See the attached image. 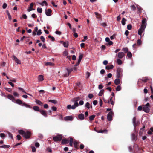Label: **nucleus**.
<instances>
[{
  "instance_id": "603ef678",
  "label": "nucleus",
  "mask_w": 153,
  "mask_h": 153,
  "mask_svg": "<svg viewBox=\"0 0 153 153\" xmlns=\"http://www.w3.org/2000/svg\"><path fill=\"white\" fill-rule=\"evenodd\" d=\"M48 37L49 38L51 39L53 41H55V39L54 37L53 36H52L51 35H49L48 36Z\"/></svg>"
},
{
  "instance_id": "7c9ffc66",
  "label": "nucleus",
  "mask_w": 153,
  "mask_h": 153,
  "mask_svg": "<svg viewBox=\"0 0 153 153\" xmlns=\"http://www.w3.org/2000/svg\"><path fill=\"white\" fill-rule=\"evenodd\" d=\"M48 102H51L54 104H56L57 103V101L55 100H48Z\"/></svg>"
},
{
  "instance_id": "e2e57ef3",
  "label": "nucleus",
  "mask_w": 153,
  "mask_h": 153,
  "mask_svg": "<svg viewBox=\"0 0 153 153\" xmlns=\"http://www.w3.org/2000/svg\"><path fill=\"white\" fill-rule=\"evenodd\" d=\"M55 33L56 34L60 35H61L62 33L60 31L57 30L56 31Z\"/></svg>"
},
{
  "instance_id": "f03ea898",
  "label": "nucleus",
  "mask_w": 153,
  "mask_h": 153,
  "mask_svg": "<svg viewBox=\"0 0 153 153\" xmlns=\"http://www.w3.org/2000/svg\"><path fill=\"white\" fill-rule=\"evenodd\" d=\"M146 18H143L142 21V24L138 30V34L141 36L142 33L144 31L146 27Z\"/></svg>"
},
{
  "instance_id": "2eb2a0df",
  "label": "nucleus",
  "mask_w": 153,
  "mask_h": 153,
  "mask_svg": "<svg viewBox=\"0 0 153 153\" xmlns=\"http://www.w3.org/2000/svg\"><path fill=\"white\" fill-rule=\"evenodd\" d=\"M78 119L81 120H83L84 119L85 116L82 113L79 114L78 116Z\"/></svg>"
},
{
  "instance_id": "dca6fc26",
  "label": "nucleus",
  "mask_w": 153,
  "mask_h": 153,
  "mask_svg": "<svg viewBox=\"0 0 153 153\" xmlns=\"http://www.w3.org/2000/svg\"><path fill=\"white\" fill-rule=\"evenodd\" d=\"M79 143V142L77 141H76V140L74 141L73 142L74 147L77 149H78L79 148L78 147V145Z\"/></svg>"
},
{
  "instance_id": "cd10ccee",
  "label": "nucleus",
  "mask_w": 153,
  "mask_h": 153,
  "mask_svg": "<svg viewBox=\"0 0 153 153\" xmlns=\"http://www.w3.org/2000/svg\"><path fill=\"white\" fill-rule=\"evenodd\" d=\"M95 14L96 16V17L99 19H100L101 18V16L100 14H99V13L97 12H95Z\"/></svg>"
},
{
  "instance_id": "0e129e2a",
  "label": "nucleus",
  "mask_w": 153,
  "mask_h": 153,
  "mask_svg": "<svg viewBox=\"0 0 153 153\" xmlns=\"http://www.w3.org/2000/svg\"><path fill=\"white\" fill-rule=\"evenodd\" d=\"M17 139L19 140L21 139V137L20 136V135L19 134L17 135L16 136Z\"/></svg>"
},
{
  "instance_id": "4be33fe9",
  "label": "nucleus",
  "mask_w": 153,
  "mask_h": 153,
  "mask_svg": "<svg viewBox=\"0 0 153 153\" xmlns=\"http://www.w3.org/2000/svg\"><path fill=\"white\" fill-rule=\"evenodd\" d=\"M33 108L34 111H40L39 107L37 106H33Z\"/></svg>"
},
{
  "instance_id": "f3484780",
  "label": "nucleus",
  "mask_w": 153,
  "mask_h": 153,
  "mask_svg": "<svg viewBox=\"0 0 153 153\" xmlns=\"http://www.w3.org/2000/svg\"><path fill=\"white\" fill-rule=\"evenodd\" d=\"M61 142L63 144H68L69 143V140L67 139H63L62 140Z\"/></svg>"
},
{
  "instance_id": "de8ad7c7",
  "label": "nucleus",
  "mask_w": 153,
  "mask_h": 153,
  "mask_svg": "<svg viewBox=\"0 0 153 153\" xmlns=\"http://www.w3.org/2000/svg\"><path fill=\"white\" fill-rule=\"evenodd\" d=\"M149 85L150 86V89L151 90V93L152 94H153V88L152 87V84L151 83H149Z\"/></svg>"
},
{
  "instance_id": "7ed1b4c3",
  "label": "nucleus",
  "mask_w": 153,
  "mask_h": 153,
  "mask_svg": "<svg viewBox=\"0 0 153 153\" xmlns=\"http://www.w3.org/2000/svg\"><path fill=\"white\" fill-rule=\"evenodd\" d=\"M80 99V98L79 97H76L73 98L71 99V101L74 103V105H72V109H74L76 107L79 106V104L77 102L79 101Z\"/></svg>"
},
{
  "instance_id": "a878e982",
  "label": "nucleus",
  "mask_w": 153,
  "mask_h": 153,
  "mask_svg": "<svg viewBox=\"0 0 153 153\" xmlns=\"http://www.w3.org/2000/svg\"><path fill=\"white\" fill-rule=\"evenodd\" d=\"M132 138L133 140H136L137 139V136L134 133L132 134Z\"/></svg>"
},
{
  "instance_id": "f8f14e48",
  "label": "nucleus",
  "mask_w": 153,
  "mask_h": 153,
  "mask_svg": "<svg viewBox=\"0 0 153 153\" xmlns=\"http://www.w3.org/2000/svg\"><path fill=\"white\" fill-rule=\"evenodd\" d=\"M52 12V10L50 9H48L47 10H45V13L48 16H50L51 15V13Z\"/></svg>"
},
{
  "instance_id": "49530a36",
  "label": "nucleus",
  "mask_w": 153,
  "mask_h": 153,
  "mask_svg": "<svg viewBox=\"0 0 153 153\" xmlns=\"http://www.w3.org/2000/svg\"><path fill=\"white\" fill-rule=\"evenodd\" d=\"M127 56L129 58H131L132 56V54L130 52H128L127 53Z\"/></svg>"
},
{
  "instance_id": "774afa93",
  "label": "nucleus",
  "mask_w": 153,
  "mask_h": 153,
  "mask_svg": "<svg viewBox=\"0 0 153 153\" xmlns=\"http://www.w3.org/2000/svg\"><path fill=\"white\" fill-rule=\"evenodd\" d=\"M38 137L41 139H42L43 138V135L41 134H38Z\"/></svg>"
},
{
  "instance_id": "b1692460",
  "label": "nucleus",
  "mask_w": 153,
  "mask_h": 153,
  "mask_svg": "<svg viewBox=\"0 0 153 153\" xmlns=\"http://www.w3.org/2000/svg\"><path fill=\"white\" fill-rule=\"evenodd\" d=\"M15 101H16V103L19 105H23V103L22 102V100L19 99H17Z\"/></svg>"
},
{
  "instance_id": "4d7b16f0",
  "label": "nucleus",
  "mask_w": 153,
  "mask_h": 153,
  "mask_svg": "<svg viewBox=\"0 0 153 153\" xmlns=\"http://www.w3.org/2000/svg\"><path fill=\"white\" fill-rule=\"evenodd\" d=\"M18 89H19V90H20V91H22V92H24V93H26V92H25V91H24V89H23L22 88H21V87H19V88H18Z\"/></svg>"
},
{
  "instance_id": "2f4dec72",
  "label": "nucleus",
  "mask_w": 153,
  "mask_h": 153,
  "mask_svg": "<svg viewBox=\"0 0 153 153\" xmlns=\"http://www.w3.org/2000/svg\"><path fill=\"white\" fill-rule=\"evenodd\" d=\"M95 117V115H93L89 117V120L90 121L93 120Z\"/></svg>"
},
{
  "instance_id": "c03bdc74",
  "label": "nucleus",
  "mask_w": 153,
  "mask_h": 153,
  "mask_svg": "<svg viewBox=\"0 0 153 153\" xmlns=\"http://www.w3.org/2000/svg\"><path fill=\"white\" fill-rule=\"evenodd\" d=\"M132 26L131 24H128L127 25V28L128 30H131V29Z\"/></svg>"
},
{
  "instance_id": "ddd939ff",
  "label": "nucleus",
  "mask_w": 153,
  "mask_h": 153,
  "mask_svg": "<svg viewBox=\"0 0 153 153\" xmlns=\"http://www.w3.org/2000/svg\"><path fill=\"white\" fill-rule=\"evenodd\" d=\"M39 112L40 113L45 117H46L47 116V113L46 111L45 110H41Z\"/></svg>"
},
{
  "instance_id": "37998d69",
  "label": "nucleus",
  "mask_w": 153,
  "mask_h": 153,
  "mask_svg": "<svg viewBox=\"0 0 153 153\" xmlns=\"http://www.w3.org/2000/svg\"><path fill=\"white\" fill-rule=\"evenodd\" d=\"M121 89V87L120 85H118L116 88V90L117 91H119Z\"/></svg>"
},
{
  "instance_id": "09e8293b",
  "label": "nucleus",
  "mask_w": 153,
  "mask_h": 153,
  "mask_svg": "<svg viewBox=\"0 0 153 153\" xmlns=\"http://www.w3.org/2000/svg\"><path fill=\"white\" fill-rule=\"evenodd\" d=\"M141 41L140 39H138L137 41V45L138 46L140 45L141 44Z\"/></svg>"
},
{
  "instance_id": "473e14b6",
  "label": "nucleus",
  "mask_w": 153,
  "mask_h": 153,
  "mask_svg": "<svg viewBox=\"0 0 153 153\" xmlns=\"http://www.w3.org/2000/svg\"><path fill=\"white\" fill-rule=\"evenodd\" d=\"M126 20L124 18H123L122 19L121 21V23L123 25H124L125 24V22L126 21Z\"/></svg>"
},
{
  "instance_id": "6ab92c4d",
  "label": "nucleus",
  "mask_w": 153,
  "mask_h": 153,
  "mask_svg": "<svg viewBox=\"0 0 153 153\" xmlns=\"http://www.w3.org/2000/svg\"><path fill=\"white\" fill-rule=\"evenodd\" d=\"M120 80L119 78L116 79L114 81V83L116 85H118L120 83Z\"/></svg>"
},
{
  "instance_id": "e433bc0d",
  "label": "nucleus",
  "mask_w": 153,
  "mask_h": 153,
  "mask_svg": "<svg viewBox=\"0 0 153 153\" xmlns=\"http://www.w3.org/2000/svg\"><path fill=\"white\" fill-rule=\"evenodd\" d=\"M66 69L68 73L69 74L71 72L73 71L72 68H67Z\"/></svg>"
},
{
  "instance_id": "1a4fd4ad",
  "label": "nucleus",
  "mask_w": 153,
  "mask_h": 153,
  "mask_svg": "<svg viewBox=\"0 0 153 153\" xmlns=\"http://www.w3.org/2000/svg\"><path fill=\"white\" fill-rule=\"evenodd\" d=\"M34 4V3H30V6L27 10L28 12H30L32 10H35V9L33 8Z\"/></svg>"
},
{
  "instance_id": "c85d7f7f",
  "label": "nucleus",
  "mask_w": 153,
  "mask_h": 153,
  "mask_svg": "<svg viewBox=\"0 0 153 153\" xmlns=\"http://www.w3.org/2000/svg\"><path fill=\"white\" fill-rule=\"evenodd\" d=\"M70 140L69 141V145L71 146H73V139L71 137H69Z\"/></svg>"
},
{
  "instance_id": "3c124183",
  "label": "nucleus",
  "mask_w": 153,
  "mask_h": 153,
  "mask_svg": "<svg viewBox=\"0 0 153 153\" xmlns=\"http://www.w3.org/2000/svg\"><path fill=\"white\" fill-rule=\"evenodd\" d=\"M85 107L88 109H89L90 108V103L88 102H87L85 104Z\"/></svg>"
},
{
  "instance_id": "412c9836",
  "label": "nucleus",
  "mask_w": 153,
  "mask_h": 153,
  "mask_svg": "<svg viewBox=\"0 0 153 153\" xmlns=\"http://www.w3.org/2000/svg\"><path fill=\"white\" fill-rule=\"evenodd\" d=\"M96 131L97 133H107V130L105 129L104 130H100Z\"/></svg>"
},
{
  "instance_id": "bf43d9fd",
  "label": "nucleus",
  "mask_w": 153,
  "mask_h": 153,
  "mask_svg": "<svg viewBox=\"0 0 153 153\" xmlns=\"http://www.w3.org/2000/svg\"><path fill=\"white\" fill-rule=\"evenodd\" d=\"M7 6V4L6 3H4L3 6V8L4 9H5Z\"/></svg>"
},
{
  "instance_id": "6e6d98bb",
  "label": "nucleus",
  "mask_w": 153,
  "mask_h": 153,
  "mask_svg": "<svg viewBox=\"0 0 153 153\" xmlns=\"http://www.w3.org/2000/svg\"><path fill=\"white\" fill-rule=\"evenodd\" d=\"M0 136L3 139V138L5 137V135L4 134L1 133L0 134Z\"/></svg>"
},
{
  "instance_id": "f704fd0d",
  "label": "nucleus",
  "mask_w": 153,
  "mask_h": 153,
  "mask_svg": "<svg viewBox=\"0 0 153 153\" xmlns=\"http://www.w3.org/2000/svg\"><path fill=\"white\" fill-rule=\"evenodd\" d=\"M39 4L40 5H42V6H44V4H45V5H46V6H47L48 5V4L46 2V1H45V0L43 1L42 2V3H39Z\"/></svg>"
},
{
  "instance_id": "58836bf2",
  "label": "nucleus",
  "mask_w": 153,
  "mask_h": 153,
  "mask_svg": "<svg viewBox=\"0 0 153 153\" xmlns=\"http://www.w3.org/2000/svg\"><path fill=\"white\" fill-rule=\"evenodd\" d=\"M122 50L125 53H128V48L127 47H125L124 48H123Z\"/></svg>"
},
{
  "instance_id": "8fccbe9b",
  "label": "nucleus",
  "mask_w": 153,
  "mask_h": 153,
  "mask_svg": "<svg viewBox=\"0 0 153 153\" xmlns=\"http://www.w3.org/2000/svg\"><path fill=\"white\" fill-rule=\"evenodd\" d=\"M4 88L5 90L9 92H11L12 91V89L10 88L5 87Z\"/></svg>"
},
{
  "instance_id": "338daca9",
  "label": "nucleus",
  "mask_w": 153,
  "mask_h": 153,
  "mask_svg": "<svg viewBox=\"0 0 153 153\" xmlns=\"http://www.w3.org/2000/svg\"><path fill=\"white\" fill-rule=\"evenodd\" d=\"M103 88V86L101 84L99 85L98 86V88L99 89H101Z\"/></svg>"
},
{
  "instance_id": "423d86ee",
  "label": "nucleus",
  "mask_w": 153,
  "mask_h": 153,
  "mask_svg": "<svg viewBox=\"0 0 153 153\" xmlns=\"http://www.w3.org/2000/svg\"><path fill=\"white\" fill-rule=\"evenodd\" d=\"M132 121L134 127V129H135L136 127L139 125L140 122L138 120H136V118L135 117L133 118Z\"/></svg>"
},
{
  "instance_id": "c756f323",
  "label": "nucleus",
  "mask_w": 153,
  "mask_h": 153,
  "mask_svg": "<svg viewBox=\"0 0 153 153\" xmlns=\"http://www.w3.org/2000/svg\"><path fill=\"white\" fill-rule=\"evenodd\" d=\"M23 105L25 106L26 107H27V108H32V107L30 105L26 103H23Z\"/></svg>"
},
{
  "instance_id": "052dcab7",
  "label": "nucleus",
  "mask_w": 153,
  "mask_h": 153,
  "mask_svg": "<svg viewBox=\"0 0 153 153\" xmlns=\"http://www.w3.org/2000/svg\"><path fill=\"white\" fill-rule=\"evenodd\" d=\"M100 25L103 27H105L107 26V25L106 23H103L100 24Z\"/></svg>"
},
{
  "instance_id": "ea45409f",
  "label": "nucleus",
  "mask_w": 153,
  "mask_h": 153,
  "mask_svg": "<svg viewBox=\"0 0 153 153\" xmlns=\"http://www.w3.org/2000/svg\"><path fill=\"white\" fill-rule=\"evenodd\" d=\"M63 45L65 47H68V42H64L63 43Z\"/></svg>"
},
{
  "instance_id": "680f3d73",
  "label": "nucleus",
  "mask_w": 153,
  "mask_h": 153,
  "mask_svg": "<svg viewBox=\"0 0 153 153\" xmlns=\"http://www.w3.org/2000/svg\"><path fill=\"white\" fill-rule=\"evenodd\" d=\"M83 56L82 54H81L79 56V59L78 60H79V61H81V59H82V58H83Z\"/></svg>"
},
{
  "instance_id": "4468645a",
  "label": "nucleus",
  "mask_w": 153,
  "mask_h": 153,
  "mask_svg": "<svg viewBox=\"0 0 153 153\" xmlns=\"http://www.w3.org/2000/svg\"><path fill=\"white\" fill-rule=\"evenodd\" d=\"M13 60H14L17 64H21V61L19 60L16 56H13Z\"/></svg>"
},
{
  "instance_id": "79ce46f5",
  "label": "nucleus",
  "mask_w": 153,
  "mask_h": 153,
  "mask_svg": "<svg viewBox=\"0 0 153 153\" xmlns=\"http://www.w3.org/2000/svg\"><path fill=\"white\" fill-rule=\"evenodd\" d=\"M45 65L46 66L48 65H53V63L51 62H47L45 63Z\"/></svg>"
},
{
  "instance_id": "393cba45",
  "label": "nucleus",
  "mask_w": 153,
  "mask_h": 153,
  "mask_svg": "<svg viewBox=\"0 0 153 153\" xmlns=\"http://www.w3.org/2000/svg\"><path fill=\"white\" fill-rule=\"evenodd\" d=\"M38 79L39 81H42L44 80L43 76L42 75H40L38 76Z\"/></svg>"
},
{
  "instance_id": "13d9d810",
  "label": "nucleus",
  "mask_w": 153,
  "mask_h": 153,
  "mask_svg": "<svg viewBox=\"0 0 153 153\" xmlns=\"http://www.w3.org/2000/svg\"><path fill=\"white\" fill-rule=\"evenodd\" d=\"M94 97L93 95L92 94H90L88 96V97L90 99H92Z\"/></svg>"
},
{
  "instance_id": "aec40b11",
  "label": "nucleus",
  "mask_w": 153,
  "mask_h": 153,
  "mask_svg": "<svg viewBox=\"0 0 153 153\" xmlns=\"http://www.w3.org/2000/svg\"><path fill=\"white\" fill-rule=\"evenodd\" d=\"M145 128V126L143 125V127L140 129L139 132V135L141 136L143 134L144 131V128Z\"/></svg>"
},
{
  "instance_id": "c9c22d12",
  "label": "nucleus",
  "mask_w": 153,
  "mask_h": 153,
  "mask_svg": "<svg viewBox=\"0 0 153 153\" xmlns=\"http://www.w3.org/2000/svg\"><path fill=\"white\" fill-rule=\"evenodd\" d=\"M104 90L103 89L101 90L99 92L98 95L99 96H101L102 95L104 92Z\"/></svg>"
},
{
  "instance_id": "6e6552de",
  "label": "nucleus",
  "mask_w": 153,
  "mask_h": 153,
  "mask_svg": "<svg viewBox=\"0 0 153 153\" xmlns=\"http://www.w3.org/2000/svg\"><path fill=\"white\" fill-rule=\"evenodd\" d=\"M73 118L72 116H67L65 117L64 118V120L65 121H72L73 120Z\"/></svg>"
},
{
  "instance_id": "9b49d317",
  "label": "nucleus",
  "mask_w": 153,
  "mask_h": 153,
  "mask_svg": "<svg viewBox=\"0 0 153 153\" xmlns=\"http://www.w3.org/2000/svg\"><path fill=\"white\" fill-rule=\"evenodd\" d=\"M7 97L11 100L13 102H14L15 100V99L13 96L11 94H9L7 96Z\"/></svg>"
},
{
  "instance_id": "4c0bfd02",
  "label": "nucleus",
  "mask_w": 153,
  "mask_h": 153,
  "mask_svg": "<svg viewBox=\"0 0 153 153\" xmlns=\"http://www.w3.org/2000/svg\"><path fill=\"white\" fill-rule=\"evenodd\" d=\"M148 80V78L147 77H143L142 78V81L144 82H146Z\"/></svg>"
},
{
  "instance_id": "72a5a7b5",
  "label": "nucleus",
  "mask_w": 153,
  "mask_h": 153,
  "mask_svg": "<svg viewBox=\"0 0 153 153\" xmlns=\"http://www.w3.org/2000/svg\"><path fill=\"white\" fill-rule=\"evenodd\" d=\"M10 147V146L9 145H4L3 146H0V148H9Z\"/></svg>"
},
{
  "instance_id": "864d4df0",
  "label": "nucleus",
  "mask_w": 153,
  "mask_h": 153,
  "mask_svg": "<svg viewBox=\"0 0 153 153\" xmlns=\"http://www.w3.org/2000/svg\"><path fill=\"white\" fill-rule=\"evenodd\" d=\"M42 33L41 30V29H39L37 31V35L38 36L40 35Z\"/></svg>"
},
{
  "instance_id": "0eeeda50",
  "label": "nucleus",
  "mask_w": 153,
  "mask_h": 153,
  "mask_svg": "<svg viewBox=\"0 0 153 153\" xmlns=\"http://www.w3.org/2000/svg\"><path fill=\"white\" fill-rule=\"evenodd\" d=\"M114 113L112 111H110L107 114V119L109 121H111L112 119Z\"/></svg>"
},
{
  "instance_id": "f257e3e1",
  "label": "nucleus",
  "mask_w": 153,
  "mask_h": 153,
  "mask_svg": "<svg viewBox=\"0 0 153 153\" xmlns=\"http://www.w3.org/2000/svg\"><path fill=\"white\" fill-rule=\"evenodd\" d=\"M19 134L22 136L26 139H29L32 133L30 131H25L23 130H19L18 131Z\"/></svg>"
},
{
  "instance_id": "a18cd8bd",
  "label": "nucleus",
  "mask_w": 153,
  "mask_h": 153,
  "mask_svg": "<svg viewBox=\"0 0 153 153\" xmlns=\"http://www.w3.org/2000/svg\"><path fill=\"white\" fill-rule=\"evenodd\" d=\"M37 11L38 12L40 13H42V8H40L39 7H38L37 8Z\"/></svg>"
},
{
  "instance_id": "39448f33",
  "label": "nucleus",
  "mask_w": 153,
  "mask_h": 153,
  "mask_svg": "<svg viewBox=\"0 0 153 153\" xmlns=\"http://www.w3.org/2000/svg\"><path fill=\"white\" fill-rule=\"evenodd\" d=\"M62 138V136L61 135H57L56 136L53 137V139L55 142L60 141Z\"/></svg>"
},
{
  "instance_id": "a19ab883",
  "label": "nucleus",
  "mask_w": 153,
  "mask_h": 153,
  "mask_svg": "<svg viewBox=\"0 0 153 153\" xmlns=\"http://www.w3.org/2000/svg\"><path fill=\"white\" fill-rule=\"evenodd\" d=\"M117 62L119 65H121L122 63V62L120 59H118L117 60Z\"/></svg>"
},
{
  "instance_id": "9d476101",
  "label": "nucleus",
  "mask_w": 153,
  "mask_h": 153,
  "mask_svg": "<svg viewBox=\"0 0 153 153\" xmlns=\"http://www.w3.org/2000/svg\"><path fill=\"white\" fill-rule=\"evenodd\" d=\"M117 56L119 59H122L125 56V54L123 52H120L118 53Z\"/></svg>"
},
{
  "instance_id": "bb28decb",
  "label": "nucleus",
  "mask_w": 153,
  "mask_h": 153,
  "mask_svg": "<svg viewBox=\"0 0 153 153\" xmlns=\"http://www.w3.org/2000/svg\"><path fill=\"white\" fill-rule=\"evenodd\" d=\"M35 102H36L38 104L42 106L43 105V103L40 100H38L37 99L35 100Z\"/></svg>"
},
{
  "instance_id": "20e7f679",
  "label": "nucleus",
  "mask_w": 153,
  "mask_h": 153,
  "mask_svg": "<svg viewBox=\"0 0 153 153\" xmlns=\"http://www.w3.org/2000/svg\"><path fill=\"white\" fill-rule=\"evenodd\" d=\"M116 76L117 78H120L122 77L123 69L120 68H118L116 71Z\"/></svg>"
},
{
  "instance_id": "a211bd4d",
  "label": "nucleus",
  "mask_w": 153,
  "mask_h": 153,
  "mask_svg": "<svg viewBox=\"0 0 153 153\" xmlns=\"http://www.w3.org/2000/svg\"><path fill=\"white\" fill-rule=\"evenodd\" d=\"M143 110L146 112L148 113L149 111V107L147 106H144L143 108Z\"/></svg>"
},
{
  "instance_id": "69168bd1",
  "label": "nucleus",
  "mask_w": 153,
  "mask_h": 153,
  "mask_svg": "<svg viewBox=\"0 0 153 153\" xmlns=\"http://www.w3.org/2000/svg\"><path fill=\"white\" fill-rule=\"evenodd\" d=\"M22 18L24 19H26L27 18V16L26 14H24L22 16Z\"/></svg>"
},
{
  "instance_id": "5fc2aeb1",
  "label": "nucleus",
  "mask_w": 153,
  "mask_h": 153,
  "mask_svg": "<svg viewBox=\"0 0 153 153\" xmlns=\"http://www.w3.org/2000/svg\"><path fill=\"white\" fill-rule=\"evenodd\" d=\"M40 39L43 42H45V39L44 37L42 36L40 37Z\"/></svg>"
},
{
  "instance_id": "5701e85b",
  "label": "nucleus",
  "mask_w": 153,
  "mask_h": 153,
  "mask_svg": "<svg viewBox=\"0 0 153 153\" xmlns=\"http://www.w3.org/2000/svg\"><path fill=\"white\" fill-rule=\"evenodd\" d=\"M114 68V66L112 65H107L106 66L105 68L106 70H110Z\"/></svg>"
}]
</instances>
